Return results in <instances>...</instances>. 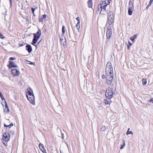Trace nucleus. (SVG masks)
I'll return each mask as SVG.
<instances>
[{
	"label": "nucleus",
	"instance_id": "obj_33",
	"mask_svg": "<svg viewBox=\"0 0 153 153\" xmlns=\"http://www.w3.org/2000/svg\"><path fill=\"white\" fill-rule=\"evenodd\" d=\"M153 1V0H150L149 2V5H151Z\"/></svg>",
	"mask_w": 153,
	"mask_h": 153
},
{
	"label": "nucleus",
	"instance_id": "obj_5",
	"mask_svg": "<svg viewBox=\"0 0 153 153\" xmlns=\"http://www.w3.org/2000/svg\"><path fill=\"white\" fill-rule=\"evenodd\" d=\"M106 32L107 37L108 39H109L111 38L112 35V30L111 26H108Z\"/></svg>",
	"mask_w": 153,
	"mask_h": 153
},
{
	"label": "nucleus",
	"instance_id": "obj_3",
	"mask_svg": "<svg viewBox=\"0 0 153 153\" xmlns=\"http://www.w3.org/2000/svg\"><path fill=\"white\" fill-rule=\"evenodd\" d=\"M41 35V31L40 30L36 33L33 34V39L32 41V44L34 45L37 42L38 39L40 37Z\"/></svg>",
	"mask_w": 153,
	"mask_h": 153
},
{
	"label": "nucleus",
	"instance_id": "obj_1",
	"mask_svg": "<svg viewBox=\"0 0 153 153\" xmlns=\"http://www.w3.org/2000/svg\"><path fill=\"white\" fill-rule=\"evenodd\" d=\"M106 76H104V79H105L106 82L108 85H110L112 83L113 79V68L111 65V62H108L105 68ZM103 79L104 77L102 76Z\"/></svg>",
	"mask_w": 153,
	"mask_h": 153
},
{
	"label": "nucleus",
	"instance_id": "obj_9",
	"mask_svg": "<svg viewBox=\"0 0 153 153\" xmlns=\"http://www.w3.org/2000/svg\"><path fill=\"white\" fill-rule=\"evenodd\" d=\"M108 4L102 6L100 5V9H101L100 13L101 14H104V12L106 10V6Z\"/></svg>",
	"mask_w": 153,
	"mask_h": 153
},
{
	"label": "nucleus",
	"instance_id": "obj_25",
	"mask_svg": "<svg viewBox=\"0 0 153 153\" xmlns=\"http://www.w3.org/2000/svg\"><path fill=\"white\" fill-rule=\"evenodd\" d=\"M129 7H133V4H132L131 1H130L129 2Z\"/></svg>",
	"mask_w": 153,
	"mask_h": 153
},
{
	"label": "nucleus",
	"instance_id": "obj_20",
	"mask_svg": "<svg viewBox=\"0 0 153 153\" xmlns=\"http://www.w3.org/2000/svg\"><path fill=\"white\" fill-rule=\"evenodd\" d=\"M76 26L77 29L79 31V29L80 28V23L78 22Z\"/></svg>",
	"mask_w": 153,
	"mask_h": 153
},
{
	"label": "nucleus",
	"instance_id": "obj_34",
	"mask_svg": "<svg viewBox=\"0 0 153 153\" xmlns=\"http://www.w3.org/2000/svg\"><path fill=\"white\" fill-rule=\"evenodd\" d=\"M15 59H16L15 58L12 57H11L10 58V60H15Z\"/></svg>",
	"mask_w": 153,
	"mask_h": 153
},
{
	"label": "nucleus",
	"instance_id": "obj_32",
	"mask_svg": "<svg viewBox=\"0 0 153 153\" xmlns=\"http://www.w3.org/2000/svg\"><path fill=\"white\" fill-rule=\"evenodd\" d=\"M76 19L77 20V21H78V22H79V23H80V19H79V17H78L76 18Z\"/></svg>",
	"mask_w": 153,
	"mask_h": 153
},
{
	"label": "nucleus",
	"instance_id": "obj_45",
	"mask_svg": "<svg viewBox=\"0 0 153 153\" xmlns=\"http://www.w3.org/2000/svg\"><path fill=\"white\" fill-rule=\"evenodd\" d=\"M128 43L130 44V45H132V44L131 42H129Z\"/></svg>",
	"mask_w": 153,
	"mask_h": 153
},
{
	"label": "nucleus",
	"instance_id": "obj_49",
	"mask_svg": "<svg viewBox=\"0 0 153 153\" xmlns=\"http://www.w3.org/2000/svg\"><path fill=\"white\" fill-rule=\"evenodd\" d=\"M108 42V41H106V43L107 42Z\"/></svg>",
	"mask_w": 153,
	"mask_h": 153
},
{
	"label": "nucleus",
	"instance_id": "obj_11",
	"mask_svg": "<svg viewBox=\"0 0 153 153\" xmlns=\"http://www.w3.org/2000/svg\"><path fill=\"white\" fill-rule=\"evenodd\" d=\"M64 35H63L62 34V35H59V37L60 39L61 42L62 44H63V45H65L64 43V42L65 41V37L64 36Z\"/></svg>",
	"mask_w": 153,
	"mask_h": 153
},
{
	"label": "nucleus",
	"instance_id": "obj_37",
	"mask_svg": "<svg viewBox=\"0 0 153 153\" xmlns=\"http://www.w3.org/2000/svg\"><path fill=\"white\" fill-rule=\"evenodd\" d=\"M124 147H125L123 145H122L121 146V147L120 148V149H123L124 148Z\"/></svg>",
	"mask_w": 153,
	"mask_h": 153
},
{
	"label": "nucleus",
	"instance_id": "obj_10",
	"mask_svg": "<svg viewBox=\"0 0 153 153\" xmlns=\"http://www.w3.org/2000/svg\"><path fill=\"white\" fill-rule=\"evenodd\" d=\"M27 93H28L29 96L34 95V94L33 93V90L30 88L29 87L27 88Z\"/></svg>",
	"mask_w": 153,
	"mask_h": 153
},
{
	"label": "nucleus",
	"instance_id": "obj_48",
	"mask_svg": "<svg viewBox=\"0 0 153 153\" xmlns=\"http://www.w3.org/2000/svg\"><path fill=\"white\" fill-rule=\"evenodd\" d=\"M99 6H98V9H99Z\"/></svg>",
	"mask_w": 153,
	"mask_h": 153
},
{
	"label": "nucleus",
	"instance_id": "obj_6",
	"mask_svg": "<svg viewBox=\"0 0 153 153\" xmlns=\"http://www.w3.org/2000/svg\"><path fill=\"white\" fill-rule=\"evenodd\" d=\"M10 139V134L8 133H5L3 134L2 139L4 141H8Z\"/></svg>",
	"mask_w": 153,
	"mask_h": 153
},
{
	"label": "nucleus",
	"instance_id": "obj_26",
	"mask_svg": "<svg viewBox=\"0 0 153 153\" xmlns=\"http://www.w3.org/2000/svg\"><path fill=\"white\" fill-rule=\"evenodd\" d=\"M106 127L105 126H103L101 128V130L103 131L105 130Z\"/></svg>",
	"mask_w": 153,
	"mask_h": 153
},
{
	"label": "nucleus",
	"instance_id": "obj_47",
	"mask_svg": "<svg viewBox=\"0 0 153 153\" xmlns=\"http://www.w3.org/2000/svg\"><path fill=\"white\" fill-rule=\"evenodd\" d=\"M33 16H35V14H33Z\"/></svg>",
	"mask_w": 153,
	"mask_h": 153
},
{
	"label": "nucleus",
	"instance_id": "obj_43",
	"mask_svg": "<svg viewBox=\"0 0 153 153\" xmlns=\"http://www.w3.org/2000/svg\"><path fill=\"white\" fill-rule=\"evenodd\" d=\"M123 145L124 147H125V143L124 142V141L123 144Z\"/></svg>",
	"mask_w": 153,
	"mask_h": 153
},
{
	"label": "nucleus",
	"instance_id": "obj_16",
	"mask_svg": "<svg viewBox=\"0 0 153 153\" xmlns=\"http://www.w3.org/2000/svg\"><path fill=\"white\" fill-rule=\"evenodd\" d=\"M104 101L105 103V105H107V104L110 105V104L112 102L111 101V100H108L106 99H105L104 100Z\"/></svg>",
	"mask_w": 153,
	"mask_h": 153
},
{
	"label": "nucleus",
	"instance_id": "obj_19",
	"mask_svg": "<svg viewBox=\"0 0 153 153\" xmlns=\"http://www.w3.org/2000/svg\"><path fill=\"white\" fill-rule=\"evenodd\" d=\"M46 15H43L41 17V18L40 19H39V21L40 22H41L46 17Z\"/></svg>",
	"mask_w": 153,
	"mask_h": 153
},
{
	"label": "nucleus",
	"instance_id": "obj_27",
	"mask_svg": "<svg viewBox=\"0 0 153 153\" xmlns=\"http://www.w3.org/2000/svg\"><path fill=\"white\" fill-rule=\"evenodd\" d=\"M37 9V7H36V8H34L33 7H32L31 8L32 12L34 14V11H35V9Z\"/></svg>",
	"mask_w": 153,
	"mask_h": 153
},
{
	"label": "nucleus",
	"instance_id": "obj_29",
	"mask_svg": "<svg viewBox=\"0 0 153 153\" xmlns=\"http://www.w3.org/2000/svg\"><path fill=\"white\" fill-rule=\"evenodd\" d=\"M4 37H3L2 34L0 33V38L2 39H4Z\"/></svg>",
	"mask_w": 153,
	"mask_h": 153
},
{
	"label": "nucleus",
	"instance_id": "obj_42",
	"mask_svg": "<svg viewBox=\"0 0 153 153\" xmlns=\"http://www.w3.org/2000/svg\"><path fill=\"white\" fill-rule=\"evenodd\" d=\"M19 46L20 47H21V46H23V45L22 44H19Z\"/></svg>",
	"mask_w": 153,
	"mask_h": 153
},
{
	"label": "nucleus",
	"instance_id": "obj_7",
	"mask_svg": "<svg viewBox=\"0 0 153 153\" xmlns=\"http://www.w3.org/2000/svg\"><path fill=\"white\" fill-rule=\"evenodd\" d=\"M27 97L28 100L33 105L35 104V98L34 95L28 96L26 95Z\"/></svg>",
	"mask_w": 153,
	"mask_h": 153
},
{
	"label": "nucleus",
	"instance_id": "obj_8",
	"mask_svg": "<svg viewBox=\"0 0 153 153\" xmlns=\"http://www.w3.org/2000/svg\"><path fill=\"white\" fill-rule=\"evenodd\" d=\"M12 74L14 76H18L20 74V71L16 69H12L11 70Z\"/></svg>",
	"mask_w": 153,
	"mask_h": 153
},
{
	"label": "nucleus",
	"instance_id": "obj_22",
	"mask_svg": "<svg viewBox=\"0 0 153 153\" xmlns=\"http://www.w3.org/2000/svg\"><path fill=\"white\" fill-rule=\"evenodd\" d=\"M130 130V128H128V129L127 131L126 132V134L127 135L129 134H133V132L132 131H129Z\"/></svg>",
	"mask_w": 153,
	"mask_h": 153
},
{
	"label": "nucleus",
	"instance_id": "obj_36",
	"mask_svg": "<svg viewBox=\"0 0 153 153\" xmlns=\"http://www.w3.org/2000/svg\"><path fill=\"white\" fill-rule=\"evenodd\" d=\"M0 96L2 100L4 99L2 97V96L1 92H0Z\"/></svg>",
	"mask_w": 153,
	"mask_h": 153
},
{
	"label": "nucleus",
	"instance_id": "obj_21",
	"mask_svg": "<svg viewBox=\"0 0 153 153\" xmlns=\"http://www.w3.org/2000/svg\"><path fill=\"white\" fill-rule=\"evenodd\" d=\"M5 111H7L8 112L9 111V110L8 108V106L7 105V104H6L5 105Z\"/></svg>",
	"mask_w": 153,
	"mask_h": 153
},
{
	"label": "nucleus",
	"instance_id": "obj_2",
	"mask_svg": "<svg viewBox=\"0 0 153 153\" xmlns=\"http://www.w3.org/2000/svg\"><path fill=\"white\" fill-rule=\"evenodd\" d=\"M107 25L108 24L109 25L113 26L114 22V16L113 12L112 11H109L107 14Z\"/></svg>",
	"mask_w": 153,
	"mask_h": 153
},
{
	"label": "nucleus",
	"instance_id": "obj_38",
	"mask_svg": "<svg viewBox=\"0 0 153 153\" xmlns=\"http://www.w3.org/2000/svg\"><path fill=\"white\" fill-rule=\"evenodd\" d=\"M106 4V2L105 1H103L102 2V4Z\"/></svg>",
	"mask_w": 153,
	"mask_h": 153
},
{
	"label": "nucleus",
	"instance_id": "obj_23",
	"mask_svg": "<svg viewBox=\"0 0 153 153\" xmlns=\"http://www.w3.org/2000/svg\"><path fill=\"white\" fill-rule=\"evenodd\" d=\"M65 26H63L62 27V34L63 35H64L65 32Z\"/></svg>",
	"mask_w": 153,
	"mask_h": 153
},
{
	"label": "nucleus",
	"instance_id": "obj_17",
	"mask_svg": "<svg viewBox=\"0 0 153 153\" xmlns=\"http://www.w3.org/2000/svg\"><path fill=\"white\" fill-rule=\"evenodd\" d=\"M88 4L89 7H92V3L91 0H88Z\"/></svg>",
	"mask_w": 153,
	"mask_h": 153
},
{
	"label": "nucleus",
	"instance_id": "obj_28",
	"mask_svg": "<svg viewBox=\"0 0 153 153\" xmlns=\"http://www.w3.org/2000/svg\"><path fill=\"white\" fill-rule=\"evenodd\" d=\"M26 62H29V63H28L29 64H31V65H34L35 64V63L34 62H30V61H29L27 60H26Z\"/></svg>",
	"mask_w": 153,
	"mask_h": 153
},
{
	"label": "nucleus",
	"instance_id": "obj_13",
	"mask_svg": "<svg viewBox=\"0 0 153 153\" xmlns=\"http://www.w3.org/2000/svg\"><path fill=\"white\" fill-rule=\"evenodd\" d=\"M26 50L28 51L29 53H31L32 50L31 46L30 45H26Z\"/></svg>",
	"mask_w": 153,
	"mask_h": 153
},
{
	"label": "nucleus",
	"instance_id": "obj_46",
	"mask_svg": "<svg viewBox=\"0 0 153 153\" xmlns=\"http://www.w3.org/2000/svg\"><path fill=\"white\" fill-rule=\"evenodd\" d=\"M128 49H129V47L128 46Z\"/></svg>",
	"mask_w": 153,
	"mask_h": 153
},
{
	"label": "nucleus",
	"instance_id": "obj_14",
	"mask_svg": "<svg viewBox=\"0 0 153 153\" xmlns=\"http://www.w3.org/2000/svg\"><path fill=\"white\" fill-rule=\"evenodd\" d=\"M39 148L43 152V153H47L46 150L44 148L43 145L42 144H39Z\"/></svg>",
	"mask_w": 153,
	"mask_h": 153
},
{
	"label": "nucleus",
	"instance_id": "obj_4",
	"mask_svg": "<svg viewBox=\"0 0 153 153\" xmlns=\"http://www.w3.org/2000/svg\"><path fill=\"white\" fill-rule=\"evenodd\" d=\"M113 95V92L112 89L110 88L106 90L105 92V96L108 100H110L112 98Z\"/></svg>",
	"mask_w": 153,
	"mask_h": 153
},
{
	"label": "nucleus",
	"instance_id": "obj_30",
	"mask_svg": "<svg viewBox=\"0 0 153 153\" xmlns=\"http://www.w3.org/2000/svg\"><path fill=\"white\" fill-rule=\"evenodd\" d=\"M106 1H107L108 2V4H109L110 2H111L112 0H105Z\"/></svg>",
	"mask_w": 153,
	"mask_h": 153
},
{
	"label": "nucleus",
	"instance_id": "obj_41",
	"mask_svg": "<svg viewBox=\"0 0 153 153\" xmlns=\"http://www.w3.org/2000/svg\"><path fill=\"white\" fill-rule=\"evenodd\" d=\"M151 5H149V4L146 7V9H148L150 6Z\"/></svg>",
	"mask_w": 153,
	"mask_h": 153
},
{
	"label": "nucleus",
	"instance_id": "obj_15",
	"mask_svg": "<svg viewBox=\"0 0 153 153\" xmlns=\"http://www.w3.org/2000/svg\"><path fill=\"white\" fill-rule=\"evenodd\" d=\"M133 7H129L128 9V14L129 15H132V14L133 9Z\"/></svg>",
	"mask_w": 153,
	"mask_h": 153
},
{
	"label": "nucleus",
	"instance_id": "obj_44",
	"mask_svg": "<svg viewBox=\"0 0 153 153\" xmlns=\"http://www.w3.org/2000/svg\"><path fill=\"white\" fill-rule=\"evenodd\" d=\"M14 133V132L13 131H12V134H13Z\"/></svg>",
	"mask_w": 153,
	"mask_h": 153
},
{
	"label": "nucleus",
	"instance_id": "obj_39",
	"mask_svg": "<svg viewBox=\"0 0 153 153\" xmlns=\"http://www.w3.org/2000/svg\"><path fill=\"white\" fill-rule=\"evenodd\" d=\"M10 6H12V0H9Z\"/></svg>",
	"mask_w": 153,
	"mask_h": 153
},
{
	"label": "nucleus",
	"instance_id": "obj_40",
	"mask_svg": "<svg viewBox=\"0 0 153 153\" xmlns=\"http://www.w3.org/2000/svg\"><path fill=\"white\" fill-rule=\"evenodd\" d=\"M4 127H9V126H8V125H6L5 123H4Z\"/></svg>",
	"mask_w": 153,
	"mask_h": 153
},
{
	"label": "nucleus",
	"instance_id": "obj_24",
	"mask_svg": "<svg viewBox=\"0 0 153 153\" xmlns=\"http://www.w3.org/2000/svg\"><path fill=\"white\" fill-rule=\"evenodd\" d=\"M142 81L143 85H145L146 84V79L143 78L142 79Z\"/></svg>",
	"mask_w": 153,
	"mask_h": 153
},
{
	"label": "nucleus",
	"instance_id": "obj_18",
	"mask_svg": "<svg viewBox=\"0 0 153 153\" xmlns=\"http://www.w3.org/2000/svg\"><path fill=\"white\" fill-rule=\"evenodd\" d=\"M137 37V35L135 34L133 36H131L130 38V39L133 42L134 41V39Z\"/></svg>",
	"mask_w": 153,
	"mask_h": 153
},
{
	"label": "nucleus",
	"instance_id": "obj_31",
	"mask_svg": "<svg viewBox=\"0 0 153 153\" xmlns=\"http://www.w3.org/2000/svg\"><path fill=\"white\" fill-rule=\"evenodd\" d=\"M149 102H152L153 103V98H151L149 100Z\"/></svg>",
	"mask_w": 153,
	"mask_h": 153
},
{
	"label": "nucleus",
	"instance_id": "obj_35",
	"mask_svg": "<svg viewBox=\"0 0 153 153\" xmlns=\"http://www.w3.org/2000/svg\"><path fill=\"white\" fill-rule=\"evenodd\" d=\"M13 126V124L12 123L11 124H10V125H8V126L10 127V128L11 127Z\"/></svg>",
	"mask_w": 153,
	"mask_h": 153
},
{
	"label": "nucleus",
	"instance_id": "obj_12",
	"mask_svg": "<svg viewBox=\"0 0 153 153\" xmlns=\"http://www.w3.org/2000/svg\"><path fill=\"white\" fill-rule=\"evenodd\" d=\"M9 68H12L17 67L16 64L13 62H9Z\"/></svg>",
	"mask_w": 153,
	"mask_h": 153
}]
</instances>
